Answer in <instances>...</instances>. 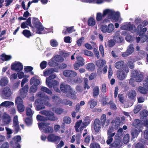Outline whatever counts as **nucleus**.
Returning <instances> with one entry per match:
<instances>
[{
    "mask_svg": "<svg viewBox=\"0 0 148 148\" xmlns=\"http://www.w3.org/2000/svg\"><path fill=\"white\" fill-rule=\"evenodd\" d=\"M56 71L52 68L46 69L43 72L44 76L49 77L46 78V84L47 86L50 88L53 87L55 90H56V75L53 74Z\"/></svg>",
    "mask_w": 148,
    "mask_h": 148,
    "instance_id": "nucleus-1",
    "label": "nucleus"
},
{
    "mask_svg": "<svg viewBox=\"0 0 148 148\" xmlns=\"http://www.w3.org/2000/svg\"><path fill=\"white\" fill-rule=\"evenodd\" d=\"M108 15V18L111 19L112 21L116 22L119 21L121 22L122 19L120 16V14L118 12H115L112 9H106L103 11V16Z\"/></svg>",
    "mask_w": 148,
    "mask_h": 148,
    "instance_id": "nucleus-2",
    "label": "nucleus"
},
{
    "mask_svg": "<svg viewBox=\"0 0 148 148\" xmlns=\"http://www.w3.org/2000/svg\"><path fill=\"white\" fill-rule=\"evenodd\" d=\"M32 23L34 27L36 28V33L39 34H42V31L43 30L44 27L39 20L37 18L33 17Z\"/></svg>",
    "mask_w": 148,
    "mask_h": 148,
    "instance_id": "nucleus-3",
    "label": "nucleus"
},
{
    "mask_svg": "<svg viewBox=\"0 0 148 148\" xmlns=\"http://www.w3.org/2000/svg\"><path fill=\"white\" fill-rule=\"evenodd\" d=\"M36 104V110L39 111L45 108V105L51 107V104L48 101L45 99H37L35 101Z\"/></svg>",
    "mask_w": 148,
    "mask_h": 148,
    "instance_id": "nucleus-4",
    "label": "nucleus"
},
{
    "mask_svg": "<svg viewBox=\"0 0 148 148\" xmlns=\"http://www.w3.org/2000/svg\"><path fill=\"white\" fill-rule=\"evenodd\" d=\"M129 72L128 67L124 68V69L118 70L117 72L116 75L118 78L120 80L124 79L127 77V74Z\"/></svg>",
    "mask_w": 148,
    "mask_h": 148,
    "instance_id": "nucleus-5",
    "label": "nucleus"
},
{
    "mask_svg": "<svg viewBox=\"0 0 148 148\" xmlns=\"http://www.w3.org/2000/svg\"><path fill=\"white\" fill-rule=\"evenodd\" d=\"M21 140V138L20 135L14 136L12 138V140L10 143L12 144L13 148H21V145L20 143Z\"/></svg>",
    "mask_w": 148,
    "mask_h": 148,
    "instance_id": "nucleus-6",
    "label": "nucleus"
},
{
    "mask_svg": "<svg viewBox=\"0 0 148 148\" xmlns=\"http://www.w3.org/2000/svg\"><path fill=\"white\" fill-rule=\"evenodd\" d=\"M23 103V101L20 97H18L16 99L15 103L17 106V109L19 112H23L25 110V106Z\"/></svg>",
    "mask_w": 148,
    "mask_h": 148,
    "instance_id": "nucleus-7",
    "label": "nucleus"
},
{
    "mask_svg": "<svg viewBox=\"0 0 148 148\" xmlns=\"http://www.w3.org/2000/svg\"><path fill=\"white\" fill-rule=\"evenodd\" d=\"M114 25L112 23L109 24L108 26L106 25H102L100 27L101 31L104 33L107 32L108 33H110L114 31Z\"/></svg>",
    "mask_w": 148,
    "mask_h": 148,
    "instance_id": "nucleus-8",
    "label": "nucleus"
},
{
    "mask_svg": "<svg viewBox=\"0 0 148 148\" xmlns=\"http://www.w3.org/2000/svg\"><path fill=\"white\" fill-rule=\"evenodd\" d=\"M61 90L64 93L66 94V96L68 95L69 96L71 95L74 92L73 90L71 87L68 85H65L63 84H61L60 86Z\"/></svg>",
    "mask_w": 148,
    "mask_h": 148,
    "instance_id": "nucleus-9",
    "label": "nucleus"
},
{
    "mask_svg": "<svg viewBox=\"0 0 148 148\" xmlns=\"http://www.w3.org/2000/svg\"><path fill=\"white\" fill-rule=\"evenodd\" d=\"M89 123L86 122H82V120H80L76 123L75 127V130L77 132H79V130L81 131L83 128L88 125Z\"/></svg>",
    "mask_w": 148,
    "mask_h": 148,
    "instance_id": "nucleus-10",
    "label": "nucleus"
},
{
    "mask_svg": "<svg viewBox=\"0 0 148 148\" xmlns=\"http://www.w3.org/2000/svg\"><path fill=\"white\" fill-rule=\"evenodd\" d=\"M121 28L123 30L131 31L132 32H135L136 30L135 26L134 25L131 24L130 22L122 24Z\"/></svg>",
    "mask_w": 148,
    "mask_h": 148,
    "instance_id": "nucleus-11",
    "label": "nucleus"
},
{
    "mask_svg": "<svg viewBox=\"0 0 148 148\" xmlns=\"http://www.w3.org/2000/svg\"><path fill=\"white\" fill-rule=\"evenodd\" d=\"M11 68L12 70H14L16 72H18L23 70V66L21 62H15L11 64Z\"/></svg>",
    "mask_w": 148,
    "mask_h": 148,
    "instance_id": "nucleus-12",
    "label": "nucleus"
},
{
    "mask_svg": "<svg viewBox=\"0 0 148 148\" xmlns=\"http://www.w3.org/2000/svg\"><path fill=\"white\" fill-rule=\"evenodd\" d=\"M131 77L135 79L137 82H140L143 79V75L140 72L134 70L132 71Z\"/></svg>",
    "mask_w": 148,
    "mask_h": 148,
    "instance_id": "nucleus-13",
    "label": "nucleus"
},
{
    "mask_svg": "<svg viewBox=\"0 0 148 148\" xmlns=\"http://www.w3.org/2000/svg\"><path fill=\"white\" fill-rule=\"evenodd\" d=\"M38 126L40 128H44V130L45 133H52L53 132V129L52 127L50 126H47L45 123H38Z\"/></svg>",
    "mask_w": 148,
    "mask_h": 148,
    "instance_id": "nucleus-14",
    "label": "nucleus"
},
{
    "mask_svg": "<svg viewBox=\"0 0 148 148\" xmlns=\"http://www.w3.org/2000/svg\"><path fill=\"white\" fill-rule=\"evenodd\" d=\"M41 113L48 117V120L51 121L55 120V117L54 114L52 112L44 110L41 111Z\"/></svg>",
    "mask_w": 148,
    "mask_h": 148,
    "instance_id": "nucleus-15",
    "label": "nucleus"
},
{
    "mask_svg": "<svg viewBox=\"0 0 148 148\" xmlns=\"http://www.w3.org/2000/svg\"><path fill=\"white\" fill-rule=\"evenodd\" d=\"M13 125L14 127V134H16L20 130L18 121V117L17 116H14L13 119Z\"/></svg>",
    "mask_w": 148,
    "mask_h": 148,
    "instance_id": "nucleus-16",
    "label": "nucleus"
},
{
    "mask_svg": "<svg viewBox=\"0 0 148 148\" xmlns=\"http://www.w3.org/2000/svg\"><path fill=\"white\" fill-rule=\"evenodd\" d=\"M28 89L29 86L27 84L20 89V95L22 97L24 98L26 97Z\"/></svg>",
    "mask_w": 148,
    "mask_h": 148,
    "instance_id": "nucleus-17",
    "label": "nucleus"
},
{
    "mask_svg": "<svg viewBox=\"0 0 148 148\" xmlns=\"http://www.w3.org/2000/svg\"><path fill=\"white\" fill-rule=\"evenodd\" d=\"M59 56H58L56 57V61L59 62H62L64 61V59L63 57H67L69 55L68 53H65L61 51L60 52Z\"/></svg>",
    "mask_w": 148,
    "mask_h": 148,
    "instance_id": "nucleus-18",
    "label": "nucleus"
},
{
    "mask_svg": "<svg viewBox=\"0 0 148 148\" xmlns=\"http://www.w3.org/2000/svg\"><path fill=\"white\" fill-rule=\"evenodd\" d=\"M115 67L117 69H124V68L126 67H128L125 64L124 62L123 61H120L117 62L114 65Z\"/></svg>",
    "mask_w": 148,
    "mask_h": 148,
    "instance_id": "nucleus-19",
    "label": "nucleus"
},
{
    "mask_svg": "<svg viewBox=\"0 0 148 148\" xmlns=\"http://www.w3.org/2000/svg\"><path fill=\"white\" fill-rule=\"evenodd\" d=\"M94 128L95 131L98 132L101 128V122L100 120L98 119H96L94 123Z\"/></svg>",
    "mask_w": 148,
    "mask_h": 148,
    "instance_id": "nucleus-20",
    "label": "nucleus"
},
{
    "mask_svg": "<svg viewBox=\"0 0 148 148\" xmlns=\"http://www.w3.org/2000/svg\"><path fill=\"white\" fill-rule=\"evenodd\" d=\"M143 84L144 88L140 86L138 88V90L141 93L146 94L148 91V84L147 83H144Z\"/></svg>",
    "mask_w": 148,
    "mask_h": 148,
    "instance_id": "nucleus-21",
    "label": "nucleus"
},
{
    "mask_svg": "<svg viewBox=\"0 0 148 148\" xmlns=\"http://www.w3.org/2000/svg\"><path fill=\"white\" fill-rule=\"evenodd\" d=\"M2 92L4 96L7 97H10L12 94L11 89L8 86L5 87L3 88Z\"/></svg>",
    "mask_w": 148,
    "mask_h": 148,
    "instance_id": "nucleus-22",
    "label": "nucleus"
},
{
    "mask_svg": "<svg viewBox=\"0 0 148 148\" xmlns=\"http://www.w3.org/2000/svg\"><path fill=\"white\" fill-rule=\"evenodd\" d=\"M127 96L130 99H133L136 96V93L135 90H129L127 92Z\"/></svg>",
    "mask_w": 148,
    "mask_h": 148,
    "instance_id": "nucleus-23",
    "label": "nucleus"
},
{
    "mask_svg": "<svg viewBox=\"0 0 148 148\" xmlns=\"http://www.w3.org/2000/svg\"><path fill=\"white\" fill-rule=\"evenodd\" d=\"M30 83L31 85L33 84V85L37 87L40 84V82L38 79H35L34 77H33L31 78Z\"/></svg>",
    "mask_w": 148,
    "mask_h": 148,
    "instance_id": "nucleus-24",
    "label": "nucleus"
},
{
    "mask_svg": "<svg viewBox=\"0 0 148 148\" xmlns=\"http://www.w3.org/2000/svg\"><path fill=\"white\" fill-rule=\"evenodd\" d=\"M133 125L137 128H140L142 126V123L140 120L136 119L133 122Z\"/></svg>",
    "mask_w": 148,
    "mask_h": 148,
    "instance_id": "nucleus-25",
    "label": "nucleus"
},
{
    "mask_svg": "<svg viewBox=\"0 0 148 148\" xmlns=\"http://www.w3.org/2000/svg\"><path fill=\"white\" fill-rule=\"evenodd\" d=\"M99 89L97 86H95L93 89V95L94 98H96L99 95Z\"/></svg>",
    "mask_w": 148,
    "mask_h": 148,
    "instance_id": "nucleus-26",
    "label": "nucleus"
},
{
    "mask_svg": "<svg viewBox=\"0 0 148 148\" xmlns=\"http://www.w3.org/2000/svg\"><path fill=\"white\" fill-rule=\"evenodd\" d=\"M147 39V37L146 35H143L141 38L137 37L136 38V40L137 43L140 41L141 42H145Z\"/></svg>",
    "mask_w": 148,
    "mask_h": 148,
    "instance_id": "nucleus-27",
    "label": "nucleus"
},
{
    "mask_svg": "<svg viewBox=\"0 0 148 148\" xmlns=\"http://www.w3.org/2000/svg\"><path fill=\"white\" fill-rule=\"evenodd\" d=\"M142 131V130L140 129L139 131L136 129H133L132 130L131 135L133 138L136 137L139 133Z\"/></svg>",
    "mask_w": 148,
    "mask_h": 148,
    "instance_id": "nucleus-28",
    "label": "nucleus"
},
{
    "mask_svg": "<svg viewBox=\"0 0 148 148\" xmlns=\"http://www.w3.org/2000/svg\"><path fill=\"white\" fill-rule=\"evenodd\" d=\"M97 104V102L94 99H91L88 102V105L92 109Z\"/></svg>",
    "mask_w": 148,
    "mask_h": 148,
    "instance_id": "nucleus-29",
    "label": "nucleus"
},
{
    "mask_svg": "<svg viewBox=\"0 0 148 148\" xmlns=\"http://www.w3.org/2000/svg\"><path fill=\"white\" fill-rule=\"evenodd\" d=\"M47 139L48 142H55L56 141V135L53 134H50L48 136Z\"/></svg>",
    "mask_w": 148,
    "mask_h": 148,
    "instance_id": "nucleus-30",
    "label": "nucleus"
},
{
    "mask_svg": "<svg viewBox=\"0 0 148 148\" xmlns=\"http://www.w3.org/2000/svg\"><path fill=\"white\" fill-rule=\"evenodd\" d=\"M1 60L3 61H8L12 58V56L10 55H6L5 54H2L1 55Z\"/></svg>",
    "mask_w": 148,
    "mask_h": 148,
    "instance_id": "nucleus-31",
    "label": "nucleus"
},
{
    "mask_svg": "<svg viewBox=\"0 0 148 148\" xmlns=\"http://www.w3.org/2000/svg\"><path fill=\"white\" fill-rule=\"evenodd\" d=\"M26 115L32 118L34 112L29 107H27L26 108Z\"/></svg>",
    "mask_w": 148,
    "mask_h": 148,
    "instance_id": "nucleus-32",
    "label": "nucleus"
},
{
    "mask_svg": "<svg viewBox=\"0 0 148 148\" xmlns=\"http://www.w3.org/2000/svg\"><path fill=\"white\" fill-rule=\"evenodd\" d=\"M14 104L13 102L12 101H6L1 103V106H2L3 107L5 106L7 107L10 106H14Z\"/></svg>",
    "mask_w": 148,
    "mask_h": 148,
    "instance_id": "nucleus-33",
    "label": "nucleus"
},
{
    "mask_svg": "<svg viewBox=\"0 0 148 148\" xmlns=\"http://www.w3.org/2000/svg\"><path fill=\"white\" fill-rule=\"evenodd\" d=\"M96 63L98 67L101 68L106 64V62L105 60H99L97 61Z\"/></svg>",
    "mask_w": 148,
    "mask_h": 148,
    "instance_id": "nucleus-34",
    "label": "nucleus"
},
{
    "mask_svg": "<svg viewBox=\"0 0 148 148\" xmlns=\"http://www.w3.org/2000/svg\"><path fill=\"white\" fill-rule=\"evenodd\" d=\"M142 26L141 25H139L137 28V30L138 32H140L141 34H144L147 30V29L145 28H144L141 29Z\"/></svg>",
    "mask_w": 148,
    "mask_h": 148,
    "instance_id": "nucleus-35",
    "label": "nucleus"
},
{
    "mask_svg": "<svg viewBox=\"0 0 148 148\" xmlns=\"http://www.w3.org/2000/svg\"><path fill=\"white\" fill-rule=\"evenodd\" d=\"M48 65L50 66H56V56L49 61L48 63Z\"/></svg>",
    "mask_w": 148,
    "mask_h": 148,
    "instance_id": "nucleus-36",
    "label": "nucleus"
},
{
    "mask_svg": "<svg viewBox=\"0 0 148 148\" xmlns=\"http://www.w3.org/2000/svg\"><path fill=\"white\" fill-rule=\"evenodd\" d=\"M8 83V80L6 78H2L0 81V85L1 86H5Z\"/></svg>",
    "mask_w": 148,
    "mask_h": 148,
    "instance_id": "nucleus-37",
    "label": "nucleus"
},
{
    "mask_svg": "<svg viewBox=\"0 0 148 148\" xmlns=\"http://www.w3.org/2000/svg\"><path fill=\"white\" fill-rule=\"evenodd\" d=\"M121 120L119 117H116L114 120H113L112 123L114 124L116 127H118L120 125Z\"/></svg>",
    "mask_w": 148,
    "mask_h": 148,
    "instance_id": "nucleus-38",
    "label": "nucleus"
},
{
    "mask_svg": "<svg viewBox=\"0 0 148 148\" xmlns=\"http://www.w3.org/2000/svg\"><path fill=\"white\" fill-rule=\"evenodd\" d=\"M134 50L133 45L131 44L127 47L126 51L131 55L134 52Z\"/></svg>",
    "mask_w": 148,
    "mask_h": 148,
    "instance_id": "nucleus-39",
    "label": "nucleus"
},
{
    "mask_svg": "<svg viewBox=\"0 0 148 148\" xmlns=\"http://www.w3.org/2000/svg\"><path fill=\"white\" fill-rule=\"evenodd\" d=\"M36 119L38 121H46L47 120V118L38 114L37 116Z\"/></svg>",
    "mask_w": 148,
    "mask_h": 148,
    "instance_id": "nucleus-40",
    "label": "nucleus"
},
{
    "mask_svg": "<svg viewBox=\"0 0 148 148\" xmlns=\"http://www.w3.org/2000/svg\"><path fill=\"white\" fill-rule=\"evenodd\" d=\"M86 68L89 71H92L95 69V65L93 63H89L87 65Z\"/></svg>",
    "mask_w": 148,
    "mask_h": 148,
    "instance_id": "nucleus-41",
    "label": "nucleus"
},
{
    "mask_svg": "<svg viewBox=\"0 0 148 148\" xmlns=\"http://www.w3.org/2000/svg\"><path fill=\"white\" fill-rule=\"evenodd\" d=\"M41 90L43 92L49 94L51 95L52 94V92L47 88L44 86L42 87L41 88Z\"/></svg>",
    "mask_w": 148,
    "mask_h": 148,
    "instance_id": "nucleus-42",
    "label": "nucleus"
},
{
    "mask_svg": "<svg viewBox=\"0 0 148 148\" xmlns=\"http://www.w3.org/2000/svg\"><path fill=\"white\" fill-rule=\"evenodd\" d=\"M22 34L25 37L27 38H29L31 36V32L27 29L23 30Z\"/></svg>",
    "mask_w": 148,
    "mask_h": 148,
    "instance_id": "nucleus-43",
    "label": "nucleus"
},
{
    "mask_svg": "<svg viewBox=\"0 0 148 148\" xmlns=\"http://www.w3.org/2000/svg\"><path fill=\"white\" fill-rule=\"evenodd\" d=\"M3 119L7 124H9L11 121V118L8 115L6 114L3 116Z\"/></svg>",
    "mask_w": 148,
    "mask_h": 148,
    "instance_id": "nucleus-44",
    "label": "nucleus"
},
{
    "mask_svg": "<svg viewBox=\"0 0 148 148\" xmlns=\"http://www.w3.org/2000/svg\"><path fill=\"white\" fill-rule=\"evenodd\" d=\"M88 25L90 26H93L95 24V19L91 18L89 19L88 22Z\"/></svg>",
    "mask_w": 148,
    "mask_h": 148,
    "instance_id": "nucleus-45",
    "label": "nucleus"
},
{
    "mask_svg": "<svg viewBox=\"0 0 148 148\" xmlns=\"http://www.w3.org/2000/svg\"><path fill=\"white\" fill-rule=\"evenodd\" d=\"M38 96L40 98V99H47V100H50V98L49 97L47 96H45V94L43 93H40L38 95Z\"/></svg>",
    "mask_w": 148,
    "mask_h": 148,
    "instance_id": "nucleus-46",
    "label": "nucleus"
},
{
    "mask_svg": "<svg viewBox=\"0 0 148 148\" xmlns=\"http://www.w3.org/2000/svg\"><path fill=\"white\" fill-rule=\"evenodd\" d=\"M114 129L112 127H111L107 131V135L108 136H114L115 134V133L114 132H113Z\"/></svg>",
    "mask_w": 148,
    "mask_h": 148,
    "instance_id": "nucleus-47",
    "label": "nucleus"
},
{
    "mask_svg": "<svg viewBox=\"0 0 148 148\" xmlns=\"http://www.w3.org/2000/svg\"><path fill=\"white\" fill-rule=\"evenodd\" d=\"M106 115L105 114H103L101 116V120L102 125L104 126L106 121Z\"/></svg>",
    "mask_w": 148,
    "mask_h": 148,
    "instance_id": "nucleus-48",
    "label": "nucleus"
},
{
    "mask_svg": "<svg viewBox=\"0 0 148 148\" xmlns=\"http://www.w3.org/2000/svg\"><path fill=\"white\" fill-rule=\"evenodd\" d=\"M90 148H100V146L98 143L96 142H93L90 144Z\"/></svg>",
    "mask_w": 148,
    "mask_h": 148,
    "instance_id": "nucleus-49",
    "label": "nucleus"
},
{
    "mask_svg": "<svg viewBox=\"0 0 148 148\" xmlns=\"http://www.w3.org/2000/svg\"><path fill=\"white\" fill-rule=\"evenodd\" d=\"M76 58L77 60L79 62V63L80 64L81 66H82L84 65V60L82 57L77 56Z\"/></svg>",
    "mask_w": 148,
    "mask_h": 148,
    "instance_id": "nucleus-50",
    "label": "nucleus"
},
{
    "mask_svg": "<svg viewBox=\"0 0 148 148\" xmlns=\"http://www.w3.org/2000/svg\"><path fill=\"white\" fill-rule=\"evenodd\" d=\"M63 121L65 123L69 124L71 122V120L70 117L66 116L63 118Z\"/></svg>",
    "mask_w": 148,
    "mask_h": 148,
    "instance_id": "nucleus-51",
    "label": "nucleus"
},
{
    "mask_svg": "<svg viewBox=\"0 0 148 148\" xmlns=\"http://www.w3.org/2000/svg\"><path fill=\"white\" fill-rule=\"evenodd\" d=\"M37 89V87L35 86L32 85L29 89V92L32 93L35 92Z\"/></svg>",
    "mask_w": 148,
    "mask_h": 148,
    "instance_id": "nucleus-52",
    "label": "nucleus"
},
{
    "mask_svg": "<svg viewBox=\"0 0 148 148\" xmlns=\"http://www.w3.org/2000/svg\"><path fill=\"white\" fill-rule=\"evenodd\" d=\"M33 69V67L32 66H27L25 67L24 69V71L25 73H26L32 71Z\"/></svg>",
    "mask_w": 148,
    "mask_h": 148,
    "instance_id": "nucleus-53",
    "label": "nucleus"
},
{
    "mask_svg": "<svg viewBox=\"0 0 148 148\" xmlns=\"http://www.w3.org/2000/svg\"><path fill=\"white\" fill-rule=\"evenodd\" d=\"M47 62L45 61H43L40 64V66L42 69H45L47 66Z\"/></svg>",
    "mask_w": 148,
    "mask_h": 148,
    "instance_id": "nucleus-54",
    "label": "nucleus"
},
{
    "mask_svg": "<svg viewBox=\"0 0 148 148\" xmlns=\"http://www.w3.org/2000/svg\"><path fill=\"white\" fill-rule=\"evenodd\" d=\"M130 136L129 134H127L125 135L123 138V142L124 143L126 144L128 143L129 141Z\"/></svg>",
    "mask_w": 148,
    "mask_h": 148,
    "instance_id": "nucleus-55",
    "label": "nucleus"
},
{
    "mask_svg": "<svg viewBox=\"0 0 148 148\" xmlns=\"http://www.w3.org/2000/svg\"><path fill=\"white\" fill-rule=\"evenodd\" d=\"M73 103L72 101L67 99H64L63 101L62 104L66 105H69L70 106H72Z\"/></svg>",
    "mask_w": 148,
    "mask_h": 148,
    "instance_id": "nucleus-56",
    "label": "nucleus"
},
{
    "mask_svg": "<svg viewBox=\"0 0 148 148\" xmlns=\"http://www.w3.org/2000/svg\"><path fill=\"white\" fill-rule=\"evenodd\" d=\"M84 53L85 55L88 56H92L93 55V53L87 50H85L84 51Z\"/></svg>",
    "mask_w": 148,
    "mask_h": 148,
    "instance_id": "nucleus-57",
    "label": "nucleus"
},
{
    "mask_svg": "<svg viewBox=\"0 0 148 148\" xmlns=\"http://www.w3.org/2000/svg\"><path fill=\"white\" fill-rule=\"evenodd\" d=\"M115 44V42L113 40H110L108 42V46L109 47H113Z\"/></svg>",
    "mask_w": 148,
    "mask_h": 148,
    "instance_id": "nucleus-58",
    "label": "nucleus"
},
{
    "mask_svg": "<svg viewBox=\"0 0 148 148\" xmlns=\"http://www.w3.org/2000/svg\"><path fill=\"white\" fill-rule=\"evenodd\" d=\"M32 118L30 117V118L27 117L25 120V122L26 124L28 125H30L32 123Z\"/></svg>",
    "mask_w": 148,
    "mask_h": 148,
    "instance_id": "nucleus-59",
    "label": "nucleus"
},
{
    "mask_svg": "<svg viewBox=\"0 0 148 148\" xmlns=\"http://www.w3.org/2000/svg\"><path fill=\"white\" fill-rule=\"evenodd\" d=\"M67 66L65 64H62L60 65H59L58 64L56 63V68H58L60 69H62L65 68Z\"/></svg>",
    "mask_w": 148,
    "mask_h": 148,
    "instance_id": "nucleus-60",
    "label": "nucleus"
},
{
    "mask_svg": "<svg viewBox=\"0 0 148 148\" xmlns=\"http://www.w3.org/2000/svg\"><path fill=\"white\" fill-rule=\"evenodd\" d=\"M141 106L140 105H137L136 106L134 110V111L135 113H137L141 109Z\"/></svg>",
    "mask_w": 148,
    "mask_h": 148,
    "instance_id": "nucleus-61",
    "label": "nucleus"
},
{
    "mask_svg": "<svg viewBox=\"0 0 148 148\" xmlns=\"http://www.w3.org/2000/svg\"><path fill=\"white\" fill-rule=\"evenodd\" d=\"M113 137L112 136H108V139L106 141V143L107 144L110 145L112 142L113 140V138H112Z\"/></svg>",
    "mask_w": 148,
    "mask_h": 148,
    "instance_id": "nucleus-62",
    "label": "nucleus"
},
{
    "mask_svg": "<svg viewBox=\"0 0 148 148\" xmlns=\"http://www.w3.org/2000/svg\"><path fill=\"white\" fill-rule=\"evenodd\" d=\"M119 100L120 102L123 103L124 101V97L123 94H119L118 96Z\"/></svg>",
    "mask_w": 148,
    "mask_h": 148,
    "instance_id": "nucleus-63",
    "label": "nucleus"
},
{
    "mask_svg": "<svg viewBox=\"0 0 148 148\" xmlns=\"http://www.w3.org/2000/svg\"><path fill=\"white\" fill-rule=\"evenodd\" d=\"M140 114L143 116L146 117L148 115V112L146 110H143L140 112Z\"/></svg>",
    "mask_w": 148,
    "mask_h": 148,
    "instance_id": "nucleus-64",
    "label": "nucleus"
}]
</instances>
